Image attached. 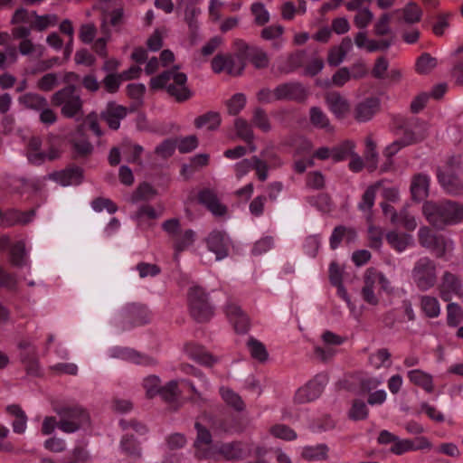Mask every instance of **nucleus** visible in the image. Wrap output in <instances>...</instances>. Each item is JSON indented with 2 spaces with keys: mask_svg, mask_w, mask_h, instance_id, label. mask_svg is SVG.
<instances>
[{
  "mask_svg": "<svg viewBox=\"0 0 463 463\" xmlns=\"http://www.w3.org/2000/svg\"><path fill=\"white\" fill-rule=\"evenodd\" d=\"M379 186H380V184L376 183L375 184L370 185L365 190V192L364 193V194L362 196V200L358 204V208L361 211H368L373 206L376 190L378 189Z\"/></svg>",
  "mask_w": 463,
  "mask_h": 463,
  "instance_id": "53",
  "label": "nucleus"
},
{
  "mask_svg": "<svg viewBox=\"0 0 463 463\" xmlns=\"http://www.w3.org/2000/svg\"><path fill=\"white\" fill-rule=\"evenodd\" d=\"M120 448L126 454L136 459L142 457L141 449L136 443L133 436H124L120 441Z\"/></svg>",
  "mask_w": 463,
  "mask_h": 463,
  "instance_id": "45",
  "label": "nucleus"
},
{
  "mask_svg": "<svg viewBox=\"0 0 463 463\" xmlns=\"http://www.w3.org/2000/svg\"><path fill=\"white\" fill-rule=\"evenodd\" d=\"M305 52L302 51L289 54L286 59H280L277 67L279 74H288L301 67Z\"/></svg>",
  "mask_w": 463,
  "mask_h": 463,
  "instance_id": "24",
  "label": "nucleus"
},
{
  "mask_svg": "<svg viewBox=\"0 0 463 463\" xmlns=\"http://www.w3.org/2000/svg\"><path fill=\"white\" fill-rule=\"evenodd\" d=\"M21 361L24 364L28 374L37 376L40 373V364L37 356V348L32 347L31 350L21 354Z\"/></svg>",
  "mask_w": 463,
  "mask_h": 463,
  "instance_id": "27",
  "label": "nucleus"
},
{
  "mask_svg": "<svg viewBox=\"0 0 463 463\" xmlns=\"http://www.w3.org/2000/svg\"><path fill=\"white\" fill-rule=\"evenodd\" d=\"M194 428L197 431V437L194 443L197 450L195 456L197 458H211L214 457V451L213 449H200V444L209 445L212 443V434L210 430L203 426L200 422L196 421L194 424Z\"/></svg>",
  "mask_w": 463,
  "mask_h": 463,
  "instance_id": "19",
  "label": "nucleus"
},
{
  "mask_svg": "<svg viewBox=\"0 0 463 463\" xmlns=\"http://www.w3.org/2000/svg\"><path fill=\"white\" fill-rule=\"evenodd\" d=\"M453 242L448 240L444 235L438 234L431 242V247L427 249L433 251L437 258H442L445 256L447 250L451 247Z\"/></svg>",
  "mask_w": 463,
  "mask_h": 463,
  "instance_id": "43",
  "label": "nucleus"
},
{
  "mask_svg": "<svg viewBox=\"0 0 463 463\" xmlns=\"http://www.w3.org/2000/svg\"><path fill=\"white\" fill-rule=\"evenodd\" d=\"M391 15L389 14H383L381 15L379 20L375 23L373 33L377 36H383L391 33L390 27Z\"/></svg>",
  "mask_w": 463,
  "mask_h": 463,
  "instance_id": "64",
  "label": "nucleus"
},
{
  "mask_svg": "<svg viewBox=\"0 0 463 463\" xmlns=\"http://www.w3.org/2000/svg\"><path fill=\"white\" fill-rule=\"evenodd\" d=\"M386 240L391 247L399 252L403 251L412 242L411 235L396 232H388Z\"/></svg>",
  "mask_w": 463,
  "mask_h": 463,
  "instance_id": "28",
  "label": "nucleus"
},
{
  "mask_svg": "<svg viewBox=\"0 0 463 463\" xmlns=\"http://www.w3.org/2000/svg\"><path fill=\"white\" fill-rule=\"evenodd\" d=\"M356 238V232L351 227L343 225L336 226L330 237V247L335 250L343 239H345L347 243L353 242Z\"/></svg>",
  "mask_w": 463,
  "mask_h": 463,
  "instance_id": "25",
  "label": "nucleus"
},
{
  "mask_svg": "<svg viewBox=\"0 0 463 463\" xmlns=\"http://www.w3.org/2000/svg\"><path fill=\"white\" fill-rule=\"evenodd\" d=\"M324 390V380L320 376H316L307 384L300 387L294 396V402L303 404L317 399Z\"/></svg>",
  "mask_w": 463,
  "mask_h": 463,
  "instance_id": "11",
  "label": "nucleus"
},
{
  "mask_svg": "<svg viewBox=\"0 0 463 463\" xmlns=\"http://www.w3.org/2000/svg\"><path fill=\"white\" fill-rule=\"evenodd\" d=\"M226 57L227 65L225 66V71L227 73L234 76L241 75L245 68L243 59H241L238 55V61H236L232 55H226Z\"/></svg>",
  "mask_w": 463,
  "mask_h": 463,
  "instance_id": "60",
  "label": "nucleus"
},
{
  "mask_svg": "<svg viewBox=\"0 0 463 463\" xmlns=\"http://www.w3.org/2000/svg\"><path fill=\"white\" fill-rule=\"evenodd\" d=\"M409 380L416 386L422 388L427 392L434 390L432 376L421 370L415 369L408 372Z\"/></svg>",
  "mask_w": 463,
  "mask_h": 463,
  "instance_id": "26",
  "label": "nucleus"
},
{
  "mask_svg": "<svg viewBox=\"0 0 463 463\" xmlns=\"http://www.w3.org/2000/svg\"><path fill=\"white\" fill-rule=\"evenodd\" d=\"M121 83L122 80L118 73H109L100 81V86H102L107 92L113 94L118 90Z\"/></svg>",
  "mask_w": 463,
  "mask_h": 463,
  "instance_id": "56",
  "label": "nucleus"
},
{
  "mask_svg": "<svg viewBox=\"0 0 463 463\" xmlns=\"http://www.w3.org/2000/svg\"><path fill=\"white\" fill-rule=\"evenodd\" d=\"M220 393L223 401L234 410L241 411L244 410L245 405L241 396L234 392L232 389L222 387L220 388Z\"/></svg>",
  "mask_w": 463,
  "mask_h": 463,
  "instance_id": "37",
  "label": "nucleus"
},
{
  "mask_svg": "<svg viewBox=\"0 0 463 463\" xmlns=\"http://www.w3.org/2000/svg\"><path fill=\"white\" fill-rule=\"evenodd\" d=\"M221 125V115L216 111H208L194 119V126L197 128H202L208 126V129L215 130Z\"/></svg>",
  "mask_w": 463,
  "mask_h": 463,
  "instance_id": "29",
  "label": "nucleus"
},
{
  "mask_svg": "<svg viewBox=\"0 0 463 463\" xmlns=\"http://www.w3.org/2000/svg\"><path fill=\"white\" fill-rule=\"evenodd\" d=\"M270 433L279 439L285 440H294L297 439V433L290 427L284 424H277L270 428Z\"/></svg>",
  "mask_w": 463,
  "mask_h": 463,
  "instance_id": "57",
  "label": "nucleus"
},
{
  "mask_svg": "<svg viewBox=\"0 0 463 463\" xmlns=\"http://www.w3.org/2000/svg\"><path fill=\"white\" fill-rule=\"evenodd\" d=\"M308 95V89L299 81L284 82L279 84L273 90V96L276 100H288L297 103H305Z\"/></svg>",
  "mask_w": 463,
  "mask_h": 463,
  "instance_id": "8",
  "label": "nucleus"
},
{
  "mask_svg": "<svg viewBox=\"0 0 463 463\" xmlns=\"http://www.w3.org/2000/svg\"><path fill=\"white\" fill-rule=\"evenodd\" d=\"M380 109V99L375 97H369L358 102L353 110L354 118L357 122H367Z\"/></svg>",
  "mask_w": 463,
  "mask_h": 463,
  "instance_id": "13",
  "label": "nucleus"
},
{
  "mask_svg": "<svg viewBox=\"0 0 463 463\" xmlns=\"http://www.w3.org/2000/svg\"><path fill=\"white\" fill-rule=\"evenodd\" d=\"M396 13L402 14V19L406 24H413L420 21L422 11L414 2L408 3L403 8L397 9Z\"/></svg>",
  "mask_w": 463,
  "mask_h": 463,
  "instance_id": "31",
  "label": "nucleus"
},
{
  "mask_svg": "<svg viewBox=\"0 0 463 463\" xmlns=\"http://www.w3.org/2000/svg\"><path fill=\"white\" fill-rule=\"evenodd\" d=\"M124 12L122 8H117L106 14L103 18L101 29L106 32L107 24L113 27L120 26L123 24Z\"/></svg>",
  "mask_w": 463,
  "mask_h": 463,
  "instance_id": "55",
  "label": "nucleus"
},
{
  "mask_svg": "<svg viewBox=\"0 0 463 463\" xmlns=\"http://www.w3.org/2000/svg\"><path fill=\"white\" fill-rule=\"evenodd\" d=\"M226 315L237 333L246 334L249 331L250 319L239 306L233 303L228 304L226 306Z\"/></svg>",
  "mask_w": 463,
  "mask_h": 463,
  "instance_id": "18",
  "label": "nucleus"
},
{
  "mask_svg": "<svg viewBox=\"0 0 463 463\" xmlns=\"http://www.w3.org/2000/svg\"><path fill=\"white\" fill-rule=\"evenodd\" d=\"M19 101L25 108L40 111L48 106L47 99L36 93H26L19 98Z\"/></svg>",
  "mask_w": 463,
  "mask_h": 463,
  "instance_id": "30",
  "label": "nucleus"
},
{
  "mask_svg": "<svg viewBox=\"0 0 463 463\" xmlns=\"http://www.w3.org/2000/svg\"><path fill=\"white\" fill-rule=\"evenodd\" d=\"M51 177L63 186L77 185L82 182L83 169L80 166L73 165L52 174Z\"/></svg>",
  "mask_w": 463,
  "mask_h": 463,
  "instance_id": "20",
  "label": "nucleus"
},
{
  "mask_svg": "<svg viewBox=\"0 0 463 463\" xmlns=\"http://www.w3.org/2000/svg\"><path fill=\"white\" fill-rule=\"evenodd\" d=\"M217 452L228 461H241L250 456L251 450L246 443L232 441L221 444Z\"/></svg>",
  "mask_w": 463,
  "mask_h": 463,
  "instance_id": "12",
  "label": "nucleus"
},
{
  "mask_svg": "<svg viewBox=\"0 0 463 463\" xmlns=\"http://www.w3.org/2000/svg\"><path fill=\"white\" fill-rule=\"evenodd\" d=\"M354 148V142L345 140L331 149V157L335 162L343 161L352 155Z\"/></svg>",
  "mask_w": 463,
  "mask_h": 463,
  "instance_id": "38",
  "label": "nucleus"
},
{
  "mask_svg": "<svg viewBox=\"0 0 463 463\" xmlns=\"http://www.w3.org/2000/svg\"><path fill=\"white\" fill-rule=\"evenodd\" d=\"M328 448L325 444L314 447H306L303 449L302 457L307 460H322L327 458Z\"/></svg>",
  "mask_w": 463,
  "mask_h": 463,
  "instance_id": "42",
  "label": "nucleus"
},
{
  "mask_svg": "<svg viewBox=\"0 0 463 463\" xmlns=\"http://www.w3.org/2000/svg\"><path fill=\"white\" fill-rule=\"evenodd\" d=\"M397 128L403 130V136L395 140L400 148L420 142L427 137L426 129L420 124L418 118H400L397 120Z\"/></svg>",
  "mask_w": 463,
  "mask_h": 463,
  "instance_id": "7",
  "label": "nucleus"
},
{
  "mask_svg": "<svg viewBox=\"0 0 463 463\" xmlns=\"http://www.w3.org/2000/svg\"><path fill=\"white\" fill-rule=\"evenodd\" d=\"M422 214L430 225L443 231L463 221V203L449 199L426 201L422 204Z\"/></svg>",
  "mask_w": 463,
  "mask_h": 463,
  "instance_id": "1",
  "label": "nucleus"
},
{
  "mask_svg": "<svg viewBox=\"0 0 463 463\" xmlns=\"http://www.w3.org/2000/svg\"><path fill=\"white\" fill-rule=\"evenodd\" d=\"M32 16L34 17V21L31 23V28L39 32L44 31L51 25H55L58 21L55 14L38 15L35 11L32 12Z\"/></svg>",
  "mask_w": 463,
  "mask_h": 463,
  "instance_id": "40",
  "label": "nucleus"
},
{
  "mask_svg": "<svg viewBox=\"0 0 463 463\" xmlns=\"http://www.w3.org/2000/svg\"><path fill=\"white\" fill-rule=\"evenodd\" d=\"M461 288V280L457 275L449 271L444 272L439 286V295L444 301H449L451 294L460 295Z\"/></svg>",
  "mask_w": 463,
  "mask_h": 463,
  "instance_id": "17",
  "label": "nucleus"
},
{
  "mask_svg": "<svg viewBox=\"0 0 463 463\" xmlns=\"http://www.w3.org/2000/svg\"><path fill=\"white\" fill-rule=\"evenodd\" d=\"M250 11L254 16V23L259 26H263L269 21V14L265 8L264 5L260 2L253 3L250 6Z\"/></svg>",
  "mask_w": 463,
  "mask_h": 463,
  "instance_id": "49",
  "label": "nucleus"
},
{
  "mask_svg": "<svg viewBox=\"0 0 463 463\" xmlns=\"http://www.w3.org/2000/svg\"><path fill=\"white\" fill-rule=\"evenodd\" d=\"M156 194V190L151 184L144 182L140 184L132 194L131 202L135 203L139 201H150Z\"/></svg>",
  "mask_w": 463,
  "mask_h": 463,
  "instance_id": "35",
  "label": "nucleus"
},
{
  "mask_svg": "<svg viewBox=\"0 0 463 463\" xmlns=\"http://www.w3.org/2000/svg\"><path fill=\"white\" fill-rule=\"evenodd\" d=\"M197 199L199 203L206 207L216 217H222L227 213L226 205L220 202L217 194L213 189L204 188L201 190L198 193Z\"/></svg>",
  "mask_w": 463,
  "mask_h": 463,
  "instance_id": "14",
  "label": "nucleus"
},
{
  "mask_svg": "<svg viewBox=\"0 0 463 463\" xmlns=\"http://www.w3.org/2000/svg\"><path fill=\"white\" fill-rule=\"evenodd\" d=\"M311 124L318 128H326L329 126V119L326 113L318 107H312L309 110Z\"/></svg>",
  "mask_w": 463,
  "mask_h": 463,
  "instance_id": "51",
  "label": "nucleus"
},
{
  "mask_svg": "<svg viewBox=\"0 0 463 463\" xmlns=\"http://www.w3.org/2000/svg\"><path fill=\"white\" fill-rule=\"evenodd\" d=\"M251 124L265 133L271 130V123L268 114L262 108L260 107L253 109Z\"/></svg>",
  "mask_w": 463,
  "mask_h": 463,
  "instance_id": "36",
  "label": "nucleus"
},
{
  "mask_svg": "<svg viewBox=\"0 0 463 463\" xmlns=\"http://www.w3.org/2000/svg\"><path fill=\"white\" fill-rule=\"evenodd\" d=\"M51 101L53 106L61 108V112L65 118H72L83 114V100L73 84H68L53 93Z\"/></svg>",
  "mask_w": 463,
  "mask_h": 463,
  "instance_id": "3",
  "label": "nucleus"
},
{
  "mask_svg": "<svg viewBox=\"0 0 463 463\" xmlns=\"http://www.w3.org/2000/svg\"><path fill=\"white\" fill-rule=\"evenodd\" d=\"M391 353L386 348L378 349L375 354L370 356L371 364L377 369L385 366L390 367L392 362L390 361Z\"/></svg>",
  "mask_w": 463,
  "mask_h": 463,
  "instance_id": "52",
  "label": "nucleus"
},
{
  "mask_svg": "<svg viewBox=\"0 0 463 463\" xmlns=\"http://www.w3.org/2000/svg\"><path fill=\"white\" fill-rule=\"evenodd\" d=\"M376 269L373 268L367 269L364 275V286L362 288L363 299L370 305H377L379 299L374 293Z\"/></svg>",
  "mask_w": 463,
  "mask_h": 463,
  "instance_id": "21",
  "label": "nucleus"
},
{
  "mask_svg": "<svg viewBox=\"0 0 463 463\" xmlns=\"http://www.w3.org/2000/svg\"><path fill=\"white\" fill-rule=\"evenodd\" d=\"M430 178L424 174H417L412 177L411 193L412 199L422 201L429 195Z\"/></svg>",
  "mask_w": 463,
  "mask_h": 463,
  "instance_id": "22",
  "label": "nucleus"
},
{
  "mask_svg": "<svg viewBox=\"0 0 463 463\" xmlns=\"http://www.w3.org/2000/svg\"><path fill=\"white\" fill-rule=\"evenodd\" d=\"M158 394L167 402H172L178 397V383L169 382L165 386L161 387Z\"/></svg>",
  "mask_w": 463,
  "mask_h": 463,
  "instance_id": "59",
  "label": "nucleus"
},
{
  "mask_svg": "<svg viewBox=\"0 0 463 463\" xmlns=\"http://www.w3.org/2000/svg\"><path fill=\"white\" fill-rule=\"evenodd\" d=\"M189 355L201 364L211 366L217 359L211 354L205 352L202 347L194 346L188 350Z\"/></svg>",
  "mask_w": 463,
  "mask_h": 463,
  "instance_id": "46",
  "label": "nucleus"
},
{
  "mask_svg": "<svg viewBox=\"0 0 463 463\" xmlns=\"http://www.w3.org/2000/svg\"><path fill=\"white\" fill-rule=\"evenodd\" d=\"M195 233L193 230H186L182 235L175 237L174 248L175 256L190 247L194 241Z\"/></svg>",
  "mask_w": 463,
  "mask_h": 463,
  "instance_id": "44",
  "label": "nucleus"
},
{
  "mask_svg": "<svg viewBox=\"0 0 463 463\" xmlns=\"http://www.w3.org/2000/svg\"><path fill=\"white\" fill-rule=\"evenodd\" d=\"M325 101L330 111L338 119H344L350 112V103L346 98L337 91L327 92Z\"/></svg>",
  "mask_w": 463,
  "mask_h": 463,
  "instance_id": "15",
  "label": "nucleus"
},
{
  "mask_svg": "<svg viewBox=\"0 0 463 463\" xmlns=\"http://www.w3.org/2000/svg\"><path fill=\"white\" fill-rule=\"evenodd\" d=\"M236 53L241 59L249 60L257 70L269 67V58L266 52L257 46H250L242 40L234 42Z\"/></svg>",
  "mask_w": 463,
  "mask_h": 463,
  "instance_id": "9",
  "label": "nucleus"
},
{
  "mask_svg": "<svg viewBox=\"0 0 463 463\" xmlns=\"http://www.w3.org/2000/svg\"><path fill=\"white\" fill-rule=\"evenodd\" d=\"M234 128L237 136L248 144H252L254 133L251 125L242 118L234 120Z\"/></svg>",
  "mask_w": 463,
  "mask_h": 463,
  "instance_id": "33",
  "label": "nucleus"
},
{
  "mask_svg": "<svg viewBox=\"0 0 463 463\" xmlns=\"http://www.w3.org/2000/svg\"><path fill=\"white\" fill-rule=\"evenodd\" d=\"M247 346L253 359L258 360L260 363L268 360L269 354L265 345L259 340L250 337L248 340Z\"/></svg>",
  "mask_w": 463,
  "mask_h": 463,
  "instance_id": "39",
  "label": "nucleus"
},
{
  "mask_svg": "<svg viewBox=\"0 0 463 463\" xmlns=\"http://www.w3.org/2000/svg\"><path fill=\"white\" fill-rule=\"evenodd\" d=\"M177 69L175 66L173 69L152 78L150 80V88L153 90L165 88L167 93L174 97L176 101L183 102L192 97V91L186 86V74L178 72Z\"/></svg>",
  "mask_w": 463,
  "mask_h": 463,
  "instance_id": "2",
  "label": "nucleus"
},
{
  "mask_svg": "<svg viewBox=\"0 0 463 463\" xmlns=\"http://www.w3.org/2000/svg\"><path fill=\"white\" fill-rule=\"evenodd\" d=\"M73 147L74 157H86L90 155L93 151L92 145L85 138H73L71 140Z\"/></svg>",
  "mask_w": 463,
  "mask_h": 463,
  "instance_id": "50",
  "label": "nucleus"
},
{
  "mask_svg": "<svg viewBox=\"0 0 463 463\" xmlns=\"http://www.w3.org/2000/svg\"><path fill=\"white\" fill-rule=\"evenodd\" d=\"M190 314L199 323L207 322L213 315V308L208 302V298L200 287H193L188 292Z\"/></svg>",
  "mask_w": 463,
  "mask_h": 463,
  "instance_id": "6",
  "label": "nucleus"
},
{
  "mask_svg": "<svg viewBox=\"0 0 463 463\" xmlns=\"http://www.w3.org/2000/svg\"><path fill=\"white\" fill-rule=\"evenodd\" d=\"M463 318V309L457 303H449L447 306V324L449 326H458Z\"/></svg>",
  "mask_w": 463,
  "mask_h": 463,
  "instance_id": "48",
  "label": "nucleus"
},
{
  "mask_svg": "<svg viewBox=\"0 0 463 463\" xmlns=\"http://www.w3.org/2000/svg\"><path fill=\"white\" fill-rule=\"evenodd\" d=\"M54 411L59 415L58 428L66 433H73L90 422L89 413L80 406H57Z\"/></svg>",
  "mask_w": 463,
  "mask_h": 463,
  "instance_id": "4",
  "label": "nucleus"
},
{
  "mask_svg": "<svg viewBox=\"0 0 463 463\" xmlns=\"http://www.w3.org/2000/svg\"><path fill=\"white\" fill-rule=\"evenodd\" d=\"M383 232L381 228L371 226L368 229L369 246L372 249L379 250L383 244Z\"/></svg>",
  "mask_w": 463,
  "mask_h": 463,
  "instance_id": "63",
  "label": "nucleus"
},
{
  "mask_svg": "<svg viewBox=\"0 0 463 463\" xmlns=\"http://www.w3.org/2000/svg\"><path fill=\"white\" fill-rule=\"evenodd\" d=\"M10 262L13 266L21 268L26 264V251L24 241L15 242L10 250Z\"/></svg>",
  "mask_w": 463,
  "mask_h": 463,
  "instance_id": "34",
  "label": "nucleus"
},
{
  "mask_svg": "<svg viewBox=\"0 0 463 463\" xmlns=\"http://www.w3.org/2000/svg\"><path fill=\"white\" fill-rule=\"evenodd\" d=\"M416 71L420 74H427L437 66V59L430 53H422L416 61Z\"/></svg>",
  "mask_w": 463,
  "mask_h": 463,
  "instance_id": "47",
  "label": "nucleus"
},
{
  "mask_svg": "<svg viewBox=\"0 0 463 463\" xmlns=\"http://www.w3.org/2000/svg\"><path fill=\"white\" fill-rule=\"evenodd\" d=\"M126 314L132 326L144 325L149 321L150 312L143 304L132 303L126 307Z\"/></svg>",
  "mask_w": 463,
  "mask_h": 463,
  "instance_id": "23",
  "label": "nucleus"
},
{
  "mask_svg": "<svg viewBox=\"0 0 463 463\" xmlns=\"http://www.w3.org/2000/svg\"><path fill=\"white\" fill-rule=\"evenodd\" d=\"M209 250L216 255V260H222L228 256L229 244L225 233L220 231H213L206 238Z\"/></svg>",
  "mask_w": 463,
  "mask_h": 463,
  "instance_id": "16",
  "label": "nucleus"
},
{
  "mask_svg": "<svg viewBox=\"0 0 463 463\" xmlns=\"http://www.w3.org/2000/svg\"><path fill=\"white\" fill-rule=\"evenodd\" d=\"M364 157L369 164L368 167L370 170L373 171L376 169L378 153L376 151V144L370 137L365 140Z\"/></svg>",
  "mask_w": 463,
  "mask_h": 463,
  "instance_id": "54",
  "label": "nucleus"
},
{
  "mask_svg": "<svg viewBox=\"0 0 463 463\" xmlns=\"http://www.w3.org/2000/svg\"><path fill=\"white\" fill-rule=\"evenodd\" d=\"M368 416L366 404L361 400H354L349 411V418L354 420H365Z\"/></svg>",
  "mask_w": 463,
  "mask_h": 463,
  "instance_id": "58",
  "label": "nucleus"
},
{
  "mask_svg": "<svg viewBox=\"0 0 463 463\" xmlns=\"http://www.w3.org/2000/svg\"><path fill=\"white\" fill-rule=\"evenodd\" d=\"M177 142V148L180 153H190L198 146V138L195 135H190L180 138Z\"/></svg>",
  "mask_w": 463,
  "mask_h": 463,
  "instance_id": "61",
  "label": "nucleus"
},
{
  "mask_svg": "<svg viewBox=\"0 0 463 463\" xmlns=\"http://www.w3.org/2000/svg\"><path fill=\"white\" fill-rule=\"evenodd\" d=\"M246 102L247 99L243 93L234 94L225 101L228 114L231 116L238 115L245 108Z\"/></svg>",
  "mask_w": 463,
  "mask_h": 463,
  "instance_id": "41",
  "label": "nucleus"
},
{
  "mask_svg": "<svg viewBox=\"0 0 463 463\" xmlns=\"http://www.w3.org/2000/svg\"><path fill=\"white\" fill-rule=\"evenodd\" d=\"M411 279L420 291L433 288L438 280L436 262L429 257L420 258L411 269Z\"/></svg>",
  "mask_w": 463,
  "mask_h": 463,
  "instance_id": "5",
  "label": "nucleus"
},
{
  "mask_svg": "<svg viewBox=\"0 0 463 463\" xmlns=\"http://www.w3.org/2000/svg\"><path fill=\"white\" fill-rule=\"evenodd\" d=\"M132 111H134V109H128L115 101H109L100 112L99 117L110 129L118 130L120 127V121L127 117L128 112Z\"/></svg>",
  "mask_w": 463,
  "mask_h": 463,
  "instance_id": "10",
  "label": "nucleus"
},
{
  "mask_svg": "<svg viewBox=\"0 0 463 463\" xmlns=\"http://www.w3.org/2000/svg\"><path fill=\"white\" fill-rule=\"evenodd\" d=\"M143 386L146 391V396L153 398L160 391V379L156 375H150L144 380Z\"/></svg>",
  "mask_w": 463,
  "mask_h": 463,
  "instance_id": "62",
  "label": "nucleus"
},
{
  "mask_svg": "<svg viewBox=\"0 0 463 463\" xmlns=\"http://www.w3.org/2000/svg\"><path fill=\"white\" fill-rule=\"evenodd\" d=\"M420 308L425 316L430 318L437 317L440 313L439 300L432 296L420 297Z\"/></svg>",
  "mask_w": 463,
  "mask_h": 463,
  "instance_id": "32",
  "label": "nucleus"
}]
</instances>
